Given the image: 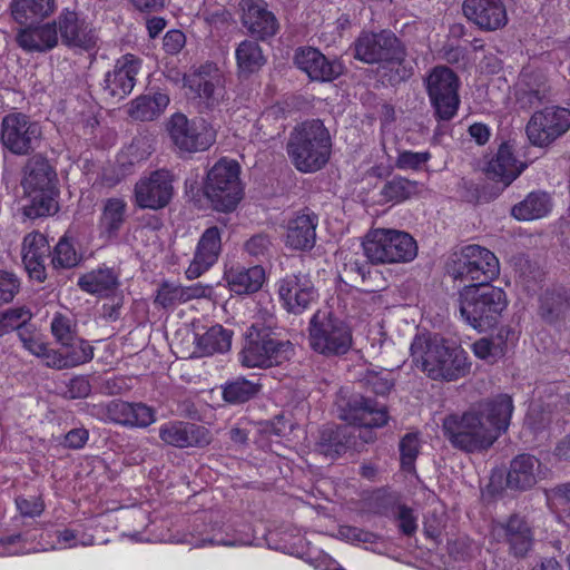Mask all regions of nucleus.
<instances>
[{
	"instance_id": "nucleus-7",
	"label": "nucleus",
	"mask_w": 570,
	"mask_h": 570,
	"mask_svg": "<svg viewBox=\"0 0 570 570\" xmlns=\"http://www.w3.org/2000/svg\"><path fill=\"white\" fill-rule=\"evenodd\" d=\"M364 255L372 264L407 263L417 255L415 239L405 232L377 228L362 242Z\"/></svg>"
},
{
	"instance_id": "nucleus-43",
	"label": "nucleus",
	"mask_w": 570,
	"mask_h": 570,
	"mask_svg": "<svg viewBox=\"0 0 570 570\" xmlns=\"http://www.w3.org/2000/svg\"><path fill=\"white\" fill-rule=\"evenodd\" d=\"M222 397L228 405L237 406L255 399L262 390V384L245 376L227 380L220 385Z\"/></svg>"
},
{
	"instance_id": "nucleus-53",
	"label": "nucleus",
	"mask_w": 570,
	"mask_h": 570,
	"mask_svg": "<svg viewBox=\"0 0 570 570\" xmlns=\"http://www.w3.org/2000/svg\"><path fill=\"white\" fill-rule=\"evenodd\" d=\"M184 295L183 286L165 281L157 289L155 303L164 308L174 307L184 303Z\"/></svg>"
},
{
	"instance_id": "nucleus-31",
	"label": "nucleus",
	"mask_w": 570,
	"mask_h": 570,
	"mask_svg": "<svg viewBox=\"0 0 570 570\" xmlns=\"http://www.w3.org/2000/svg\"><path fill=\"white\" fill-rule=\"evenodd\" d=\"M357 439L356 430L351 425L328 424L320 431L316 450L330 459H336L348 449L357 448Z\"/></svg>"
},
{
	"instance_id": "nucleus-36",
	"label": "nucleus",
	"mask_w": 570,
	"mask_h": 570,
	"mask_svg": "<svg viewBox=\"0 0 570 570\" xmlns=\"http://www.w3.org/2000/svg\"><path fill=\"white\" fill-rule=\"evenodd\" d=\"M541 462L531 454H520L511 463L507 475V484L511 489L528 490L540 478Z\"/></svg>"
},
{
	"instance_id": "nucleus-57",
	"label": "nucleus",
	"mask_w": 570,
	"mask_h": 570,
	"mask_svg": "<svg viewBox=\"0 0 570 570\" xmlns=\"http://www.w3.org/2000/svg\"><path fill=\"white\" fill-rule=\"evenodd\" d=\"M0 318L4 325L7 333L18 330L24 323L32 318V313L27 306L11 307L0 312Z\"/></svg>"
},
{
	"instance_id": "nucleus-63",
	"label": "nucleus",
	"mask_w": 570,
	"mask_h": 570,
	"mask_svg": "<svg viewBox=\"0 0 570 570\" xmlns=\"http://www.w3.org/2000/svg\"><path fill=\"white\" fill-rule=\"evenodd\" d=\"M16 507L22 517L36 518L45 511V502L40 497H17Z\"/></svg>"
},
{
	"instance_id": "nucleus-33",
	"label": "nucleus",
	"mask_w": 570,
	"mask_h": 570,
	"mask_svg": "<svg viewBox=\"0 0 570 570\" xmlns=\"http://www.w3.org/2000/svg\"><path fill=\"white\" fill-rule=\"evenodd\" d=\"M473 410L479 413L489 430L498 432L499 438L509 428L513 401L508 394H499L493 399L480 402Z\"/></svg>"
},
{
	"instance_id": "nucleus-4",
	"label": "nucleus",
	"mask_w": 570,
	"mask_h": 570,
	"mask_svg": "<svg viewBox=\"0 0 570 570\" xmlns=\"http://www.w3.org/2000/svg\"><path fill=\"white\" fill-rule=\"evenodd\" d=\"M286 151L298 171L316 173L326 166L331 157L330 131L321 119L305 120L291 131Z\"/></svg>"
},
{
	"instance_id": "nucleus-56",
	"label": "nucleus",
	"mask_w": 570,
	"mask_h": 570,
	"mask_svg": "<svg viewBox=\"0 0 570 570\" xmlns=\"http://www.w3.org/2000/svg\"><path fill=\"white\" fill-rule=\"evenodd\" d=\"M393 518L397 521V528L402 534L412 537L417 531V518L409 505L404 503L394 504Z\"/></svg>"
},
{
	"instance_id": "nucleus-9",
	"label": "nucleus",
	"mask_w": 570,
	"mask_h": 570,
	"mask_svg": "<svg viewBox=\"0 0 570 570\" xmlns=\"http://www.w3.org/2000/svg\"><path fill=\"white\" fill-rule=\"evenodd\" d=\"M443 431L454 448L465 452L487 450L498 440V432L489 430L474 410L468 411L461 416L445 417Z\"/></svg>"
},
{
	"instance_id": "nucleus-27",
	"label": "nucleus",
	"mask_w": 570,
	"mask_h": 570,
	"mask_svg": "<svg viewBox=\"0 0 570 570\" xmlns=\"http://www.w3.org/2000/svg\"><path fill=\"white\" fill-rule=\"evenodd\" d=\"M222 252V230L212 226L202 234L191 263L186 269V276L195 279L207 272L218 259Z\"/></svg>"
},
{
	"instance_id": "nucleus-15",
	"label": "nucleus",
	"mask_w": 570,
	"mask_h": 570,
	"mask_svg": "<svg viewBox=\"0 0 570 570\" xmlns=\"http://www.w3.org/2000/svg\"><path fill=\"white\" fill-rule=\"evenodd\" d=\"M0 141L12 155L27 156L40 147L42 129L40 124L28 115L11 112L1 120Z\"/></svg>"
},
{
	"instance_id": "nucleus-29",
	"label": "nucleus",
	"mask_w": 570,
	"mask_h": 570,
	"mask_svg": "<svg viewBox=\"0 0 570 570\" xmlns=\"http://www.w3.org/2000/svg\"><path fill=\"white\" fill-rule=\"evenodd\" d=\"M318 216L308 208L288 220L285 245L294 250L309 252L316 243Z\"/></svg>"
},
{
	"instance_id": "nucleus-21",
	"label": "nucleus",
	"mask_w": 570,
	"mask_h": 570,
	"mask_svg": "<svg viewBox=\"0 0 570 570\" xmlns=\"http://www.w3.org/2000/svg\"><path fill=\"white\" fill-rule=\"evenodd\" d=\"M491 533L498 542L509 546V552L515 558H523L533 546V532L524 517L510 515L505 521L494 522Z\"/></svg>"
},
{
	"instance_id": "nucleus-3",
	"label": "nucleus",
	"mask_w": 570,
	"mask_h": 570,
	"mask_svg": "<svg viewBox=\"0 0 570 570\" xmlns=\"http://www.w3.org/2000/svg\"><path fill=\"white\" fill-rule=\"evenodd\" d=\"M239 362L247 368L281 366L294 355V345L276 332L275 318H256L245 331Z\"/></svg>"
},
{
	"instance_id": "nucleus-32",
	"label": "nucleus",
	"mask_w": 570,
	"mask_h": 570,
	"mask_svg": "<svg viewBox=\"0 0 570 570\" xmlns=\"http://www.w3.org/2000/svg\"><path fill=\"white\" fill-rule=\"evenodd\" d=\"M127 203L119 197H110L102 203L97 224L99 238L110 243L118 240L127 223Z\"/></svg>"
},
{
	"instance_id": "nucleus-17",
	"label": "nucleus",
	"mask_w": 570,
	"mask_h": 570,
	"mask_svg": "<svg viewBox=\"0 0 570 570\" xmlns=\"http://www.w3.org/2000/svg\"><path fill=\"white\" fill-rule=\"evenodd\" d=\"M570 129V109L551 106L535 111L525 128L530 142L547 147Z\"/></svg>"
},
{
	"instance_id": "nucleus-24",
	"label": "nucleus",
	"mask_w": 570,
	"mask_h": 570,
	"mask_svg": "<svg viewBox=\"0 0 570 570\" xmlns=\"http://www.w3.org/2000/svg\"><path fill=\"white\" fill-rule=\"evenodd\" d=\"M242 23L255 40L267 41L276 36L279 22L264 0H242Z\"/></svg>"
},
{
	"instance_id": "nucleus-6",
	"label": "nucleus",
	"mask_w": 570,
	"mask_h": 570,
	"mask_svg": "<svg viewBox=\"0 0 570 570\" xmlns=\"http://www.w3.org/2000/svg\"><path fill=\"white\" fill-rule=\"evenodd\" d=\"M311 348L326 357L345 355L353 345L351 326L328 309H318L309 320Z\"/></svg>"
},
{
	"instance_id": "nucleus-40",
	"label": "nucleus",
	"mask_w": 570,
	"mask_h": 570,
	"mask_svg": "<svg viewBox=\"0 0 570 570\" xmlns=\"http://www.w3.org/2000/svg\"><path fill=\"white\" fill-rule=\"evenodd\" d=\"M552 209V199L546 191H531L511 208V216L520 222L546 217Z\"/></svg>"
},
{
	"instance_id": "nucleus-23",
	"label": "nucleus",
	"mask_w": 570,
	"mask_h": 570,
	"mask_svg": "<svg viewBox=\"0 0 570 570\" xmlns=\"http://www.w3.org/2000/svg\"><path fill=\"white\" fill-rule=\"evenodd\" d=\"M159 439L178 449L205 448L210 444L213 434L204 425L175 420L159 426Z\"/></svg>"
},
{
	"instance_id": "nucleus-50",
	"label": "nucleus",
	"mask_w": 570,
	"mask_h": 570,
	"mask_svg": "<svg viewBox=\"0 0 570 570\" xmlns=\"http://www.w3.org/2000/svg\"><path fill=\"white\" fill-rule=\"evenodd\" d=\"M547 97L544 82L530 83L522 80L515 91L517 102L522 109H530L538 106Z\"/></svg>"
},
{
	"instance_id": "nucleus-54",
	"label": "nucleus",
	"mask_w": 570,
	"mask_h": 570,
	"mask_svg": "<svg viewBox=\"0 0 570 570\" xmlns=\"http://www.w3.org/2000/svg\"><path fill=\"white\" fill-rule=\"evenodd\" d=\"M156 422V410L142 402H129L128 428L146 429Z\"/></svg>"
},
{
	"instance_id": "nucleus-41",
	"label": "nucleus",
	"mask_w": 570,
	"mask_h": 570,
	"mask_svg": "<svg viewBox=\"0 0 570 570\" xmlns=\"http://www.w3.org/2000/svg\"><path fill=\"white\" fill-rule=\"evenodd\" d=\"M233 331L214 325L203 334L195 335V353L199 356L226 353L230 350Z\"/></svg>"
},
{
	"instance_id": "nucleus-59",
	"label": "nucleus",
	"mask_w": 570,
	"mask_h": 570,
	"mask_svg": "<svg viewBox=\"0 0 570 570\" xmlns=\"http://www.w3.org/2000/svg\"><path fill=\"white\" fill-rule=\"evenodd\" d=\"M49 248L47 238L39 232L29 233L22 242V255L48 256Z\"/></svg>"
},
{
	"instance_id": "nucleus-60",
	"label": "nucleus",
	"mask_w": 570,
	"mask_h": 570,
	"mask_svg": "<svg viewBox=\"0 0 570 570\" xmlns=\"http://www.w3.org/2000/svg\"><path fill=\"white\" fill-rule=\"evenodd\" d=\"M105 413L106 421L128 428L129 402L112 400L106 405Z\"/></svg>"
},
{
	"instance_id": "nucleus-42",
	"label": "nucleus",
	"mask_w": 570,
	"mask_h": 570,
	"mask_svg": "<svg viewBox=\"0 0 570 570\" xmlns=\"http://www.w3.org/2000/svg\"><path fill=\"white\" fill-rule=\"evenodd\" d=\"M169 101V96L161 91L139 96L131 101L129 116L135 120L151 121L166 110Z\"/></svg>"
},
{
	"instance_id": "nucleus-30",
	"label": "nucleus",
	"mask_w": 570,
	"mask_h": 570,
	"mask_svg": "<svg viewBox=\"0 0 570 570\" xmlns=\"http://www.w3.org/2000/svg\"><path fill=\"white\" fill-rule=\"evenodd\" d=\"M525 168L527 164L517 159L512 146L509 142H502L495 155L488 161L484 174L490 180L501 183L505 188L510 186Z\"/></svg>"
},
{
	"instance_id": "nucleus-35",
	"label": "nucleus",
	"mask_w": 570,
	"mask_h": 570,
	"mask_svg": "<svg viewBox=\"0 0 570 570\" xmlns=\"http://www.w3.org/2000/svg\"><path fill=\"white\" fill-rule=\"evenodd\" d=\"M58 189L23 190L21 213L26 219L35 220L55 215L59 210Z\"/></svg>"
},
{
	"instance_id": "nucleus-48",
	"label": "nucleus",
	"mask_w": 570,
	"mask_h": 570,
	"mask_svg": "<svg viewBox=\"0 0 570 570\" xmlns=\"http://www.w3.org/2000/svg\"><path fill=\"white\" fill-rule=\"evenodd\" d=\"M59 345L62 350L68 370L87 364L92 361L95 356V347L89 341L80 336Z\"/></svg>"
},
{
	"instance_id": "nucleus-8",
	"label": "nucleus",
	"mask_w": 570,
	"mask_h": 570,
	"mask_svg": "<svg viewBox=\"0 0 570 570\" xmlns=\"http://www.w3.org/2000/svg\"><path fill=\"white\" fill-rule=\"evenodd\" d=\"M446 272L455 281L490 284L499 276L500 264L491 250L471 244L452 254L446 264Z\"/></svg>"
},
{
	"instance_id": "nucleus-12",
	"label": "nucleus",
	"mask_w": 570,
	"mask_h": 570,
	"mask_svg": "<svg viewBox=\"0 0 570 570\" xmlns=\"http://www.w3.org/2000/svg\"><path fill=\"white\" fill-rule=\"evenodd\" d=\"M253 539L249 532L236 530L232 525L220 524L214 521L212 512L204 511L194 517L184 542L195 548L206 546L238 547L252 544Z\"/></svg>"
},
{
	"instance_id": "nucleus-37",
	"label": "nucleus",
	"mask_w": 570,
	"mask_h": 570,
	"mask_svg": "<svg viewBox=\"0 0 570 570\" xmlns=\"http://www.w3.org/2000/svg\"><path fill=\"white\" fill-rule=\"evenodd\" d=\"M77 285L88 294L99 297L115 296L120 282L119 276L110 267H100L83 274L78 278Z\"/></svg>"
},
{
	"instance_id": "nucleus-26",
	"label": "nucleus",
	"mask_w": 570,
	"mask_h": 570,
	"mask_svg": "<svg viewBox=\"0 0 570 570\" xmlns=\"http://www.w3.org/2000/svg\"><path fill=\"white\" fill-rule=\"evenodd\" d=\"M464 17L482 31H495L508 23L502 0H463Z\"/></svg>"
},
{
	"instance_id": "nucleus-18",
	"label": "nucleus",
	"mask_w": 570,
	"mask_h": 570,
	"mask_svg": "<svg viewBox=\"0 0 570 570\" xmlns=\"http://www.w3.org/2000/svg\"><path fill=\"white\" fill-rule=\"evenodd\" d=\"M277 292L284 308L298 315L318 298V292L309 273L298 271L277 282Z\"/></svg>"
},
{
	"instance_id": "nucleus-22",
	"label": "nucleus",
	"mask_w": 570,
	"mask_h": 570,
	"mask_svg": "<svg viewBox=\"0 0 570 570\" xmlns=\"http://www.w3.org/2000/svg\"><path fill=\"white\" fill-rule=\"evenodd\" d=\"M141 62V59L132 53H126L118 58L114 69L105 75L104 94L116 101L125 99L136 85Z\"/></svg>"
},
{
	"instance_id": "nucleus-25",
	"label": "nucleus",
	"mask_w": 570,
	"mask_h": 570,
	"mask_svg": "<svg viewBox=\"0 0 570 570\" xmlns=\"http://www.w3.org/2000/svg\"><path fill=\"white\" fill-rule=\"evenodd\" d=\"M53 22L66 47L89 50L96 46L95 30L78 12L65 8Z\"/></svg>"
},
{
	"instance_id": "nucleus-5",
	"label": "nucleus",
	"mask_w": 570,
	"mask_h": 570,
	"mask_svg": "<svg viewBox=\"0 0 570 570\" xmlns=\"http://www.w3.org/2000/svg\"><path fill=\"white\" fill-rule=\"evenodd\" d=\"M507 306L505 292L491 284H469L459 292L462 320L480 333L495 327Z\"/></svg>"
},
{
	"instance_id": "nucleus-11",
	"label": "nucleus",
	"mask_w": 570,
	"mask_h": 570,
	"mask_svg": "<svg viewBox=\"0 0 570 570\" xmlns=\"http://www.w3.org/2000/svg\"><path fill=\"white\" fill-rule=\"evenodd\" d=\"M424 86L434 118L438 121L453 119L461 104L458 75L446 66H436L428 73Z\"/></svg>"
},
{
	"instance_id": "nucleus-62",
	"label": "nucleus",
	"mask_w": 570,
	"mask_h": 570,
	"mask_svg": "<svg viewBox=\"0 0 570 570\" xmlns=\"http://www.w3.org/2000/svg\"><path fill=\"white\" fill-rule=\"evenodd\" d=\"M57 540L61 548H73L77 546H92L95 539L92 535H86L78 530L65 529L57 532Z\"/></svg>"
},
{
	"instance_id": "nucleus-14",
	"label": "nucleus",
	"mask_w": 570,
	"mask_h": 570,
	"mask_svg": "<svg viewBox=\"0 0 570 570\" xmlns=\"http://www.w3.org/2000/svg\"><path fill=\"white\" fill-rule=\"evenodd\" d=\"M341 419L353 425L363 443H368L375 439L372 429L386 425L390 416L386 405L373 397L355 394L342 407Z\"/></svg>"
},
{
	"instance_id": "nucleus-34",
	"label": "nucleus",
	"mask_w": 570,
	"mask_h": 570,
	"mask_svg": "<svg viewBox=\"0 0 570 570\" xmlns=\"http://www.w3.org/2000/svg\"><path fill=\"white\" fill-rule=\"evenodd\" d=\"M56 183V169L46 157L35 155L28 159L23 167V177L21 180L23 190L42 191L45 189H57Z\"/></svg>"
},
{
	"instance_id": "nucleus-44",
	"label": "nucleus",
	"mask_w": 570,
	"mask_h": 570,
	"mask_svg": "<svg viewBox=\"0 0 570 570\" xmlns=\"http://www.w3.org/2000/svg\"><path fill=\"white\" fill-rule=\"evenodd\" d=\"M257 41L255 39H245L235 50L237 69L240 76L253 75L266 63V57Z\"/></svg>"
},
{
	"instance_id": "nucleus-19",
	"label": "nucleus",
	"mask_w": 570,
	"mask_h": 570,
	"mask_svg": "<svg viewBox=\"0 0 570 570\" xmlns=\"http://www.w3.org/2000/svg\"><path fill=\"white\" fill-rule=\"evenodd\" d=\"M134 193L139 208L161 209L174 194L173 175L167 169L154 170L136 183Z\"/></svg>"
},
{
	"instance_id": "nucleus-55",
	"label": "nucleus",
	"mask_w": 570,
	"mask_h": 570,
	"mask_svg": "<svg viewBox=\"0 0 570 570\" xmlns=\"http://www.w3.org/2000/svg\"><path fill=\"white\" fill-rule=\"evenodd\" d=\"M272 247L271 236L266 233L255 234L244 244V250L258 262H263L271 256Z\"/></svg>"
},
{
	"instance_id": "nucleus-61",
	"label": "nucleus",
	"mask_w": 570,
	"mask_h": 570,
	"mask_svg": "<svg viewBox=\"0 0 570 570\" xmlns=\"http://www.w3.org/2000/svg\"><path fill=\"white\" fill-rule=\"evenodd\" d=\"M19 289V278L12 273L0 271V305L12 302Z\"/></svg>"
},
{
	"instance_id": "nucleus-49",
	"label": "nucleus",
	"mask_w": 570,
	"mask_h": 570,
	"mask_svg": "<svg viewBox=\"0 0 570 570\" xmlns=\"http://www.w3.org/2000/svg\"><path fill=\"white\" fill-rule=\"evenodd\" d=\"M50 332L57 344L69 342L79 336L77 321L61 312H56L50 322Z\"/></svg>"
},
{
	"instance_id": "nucleus-28",
	"label": "nucleus",
	"mask_w": 570,
	"mask_h": 570,
	"mask_svg": "<svg viewBox=\"0 0 570 570\" xmlns=\"http://www.w3.org/2000/svg\"><path fill=\"white\" fill-rule=\"evenodd\" d=\"M16 33V42L23 51L48 52L59 43L56 22L21 24Z\"/></svg>"
},
{
	"instance_id": "nucleus-51",
	"label": "nucleus",
	"mask_w": 570,
	"mask_h": 570,
	"mask_svg": "<svg viewBox=\"0 0 570 570\" xmlns=\"http://www.w3.org/2000/svg\"><path fill=\"white\" fill-rule=\"evenodd\" d=\"M400 461L403 471H415V461L420 453V439L417 433H406L399 443Z\"/></svg>"
},
{
	"instance_id": "nucleus-16",
	"label": "nucleus",
	"mask_w": 570,
	"mask_h": 570,
	"mask_svg": "<svg viewBox=\"0 0 570 570\" xmlns=\"http://www.w3.org/2000/svg\"><path fill=\"white\" fill-rule=\"evenodd\" d=\"M184 86L208 110H214L226 100L225 77L215 63L202 65L184 76Z\"/></svg>"
},
{
	"instance_id": "nucleus-52",
	"label": "nucleus",
	"mask_w": 570,
	"mask_h": 570,
	"mask_svg": "<svg viewBox=\"0 0 570 570\" xmlns=\"http://www.w3.org/2000/svg\"><path fill=\"white\" fill-rule=\"evenodd\" d=\"M80 262V256L77 254L72 243L65 235L62 236L52 253L51 263L55 268H72Z\"/></svg>"
},
{
	"instance_id": "nucleus-10",
	"label": "nucleus",
	"mask_w": 570,
	"mask_h": 570,
	"mask_svg": "<svg viewBox=\"0 0 570 570\" xmlns=\"http://www.w3.org/2000/svg\"><path fill=\"white\" fill-rule=\"evenodd\" d=\"M239 173L238 163L226 158L209 169L204 188L214 209L228 213L236 208L243 197Z\"/></svg>"
},
{
	"instance_id": "nucleus-58",
	"label": "nucleus",
	"mask_w": 570,
	"mask_h": 570,
	"mask_svg": "<svg viewBox=\"0 0 570 570\" xmlns=\"http://www.w3.org/2000/svg\"><path fill=\"white\" fill-rule=\"evenodd\" d=\"M430 151H400L395 160V167L401 170H420L431 159Z\"/></svg>"
},
{
	"instance_id": "nucleus-38",
	"label": "nucleus",
	"mask_w": 570,
	"mask_h": 570,
	"mask_svg": "<svg viewBox=\"0 0 570 570\" xmlns=\"http://www.w3.org/2000/svg\"><path fill=\"white\" fill-rule=\"evenodd\" d=\"M224 278L229 289L235 294H252L263 286L265 269L261 265H255L249 268L243 266L230 267L225 272Z\"/></svg>"
},
{
	"instance_id": "nucleus-13",
	"label": "nucleus",
	"mask_w": 570,
	"mask_h": 570,
	"mask_svg": "<svg viewBox=\"0 0 570 570\" xmlns=\"http://www.w3.org/2000/svg\"><path fill=\"white\" fill-rule=\"evenodd\" d=\"M175 150L189 155L207 150L216 140L215 129L204 119H188L181 112L173 114L165 124Z\"/></svg>"
},
{
	"instance_id": "nucleus-45",
	"label": "nucleus",
	"mask_w": 570,
	"mask_h": 570,
	"mask_svg": "<svg viewBox=\"0 0 570 570\" xmlns=\"http://www.w3.org/2000/svg\"><path fill=\"white\" fill-rule=\"evenodd\" d=\"M570 313L569 298L559 292H546L540 301L539 314L548 324L564 322Z\"/></svg>"
},
{
	"instance_id": "nucleus-46",
	"label": "nucleus",
	"mask_w": 570,
	"mask_h": 570,
	"mask_svg": "<svg viewBox=\"0 0 570 570\" xmlns=\"http://www.w3.org/2000/svg\"><path fill=\"white\" fill-rule=\"evenodd\" d=\"M509 327H501L495 336L482 337L472 344L474 355L481 360L494 361L503 357L508 348Z\"/></svg>"
},
{
	"instance_id": "nucleus-39",
	"label": "nucleus",
	"mask_w": 570,
	"mask_h": 570,
	"mask_svg": "<svg viewBox=\"0 0 570 570\" xmlns=\"http://www.w3.org/2000/svg\"><path fill=\"white\" fill-rule=\"evenodd\" d=\"M10 12L19 24L42 22L57 9L56 0H11Z\"/></svg>"
},
{
	"instance_id": "nucleus-20",
	"label": "nucleus",
	"mask_w": 570,
	"mask_h": 570,
	"mask_svg": "<svg viewBox=\"0 0 570 570\" xmlns=\"http://www.w3.org/2000/svg\"><path fill=\"white\" fill-rule=\"evenodd\" d=\"M293 62L309 80L317 82H331L344 72V66L338 59L331 60L321 50L309 46L298 47Z\"/></svg>"
},
{
	"instance_id": "nucleus-47",
	"label": "nucleus",
	"mask_w": 570,
	"mask_h": 570,
	"mask_svg": "<svg viewBox=\"0 0 570 570\" xmlns=\"http://www.w3.org/2000/svg\"><path fill=\"white\" fill-rule=\"evenodd\" d=\"M419 194V183L402 176L386 180L380 190L384 203L400 204Z\"/></svg>"
},
{
	"instance_id": "nucleus-2",
	"label": "nucleus",
	"mask_w": 570,
	"mask_h": 570,
	"mask_svg": "<svg viewBox=\"0 0 570 570\" xmlns=\"http://www.w3.org/2000/svg\"><path fill=\"white\" fill-rule=\"evenodd\" d=\"M352 48L356 60L387 67L391 85L404 82L413 76V67L406 61V47L390 29L376 32L362 31L354 40Z\"/></svg>"
},
{
	"instance_id": "nucleus-64",
	"label": "nucleus",
	"mask_w": 570,
	"mask_h": 570,
	"mask_svg": "<svg viewBox=\"0 0 570 570\" xmlns=\"http://www.w3.org/2000/svg\"><path fill=\"white\" fill-rule=\"evenodd\" d=\"M66 395L71 400L86 399L91 393L89 375H75L66 384Z\"/></svg>"
},
{
	"instance_id": "nucleus-1",
	"label": "nucleus",
	"mask_w": 570,
	"mask_h": 570,
	"mask_svg": "<svg viewBox=\"0 0 570 570\" xmlns=\"http://www.w3.org/2000/svg\"><path fill=\"white\" fill-rule=\"evenodd\" d=\"M410 352L413 363L434 381H456L470 372L466 352L439 334H417Z\"/></svg>"
}]
</instances>
